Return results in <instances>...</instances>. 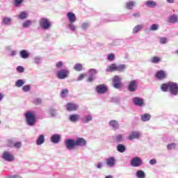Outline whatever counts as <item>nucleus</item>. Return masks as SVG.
I'll return each mask as SVG.
<instances>
[{"mask_svg": "<svg viewBox=\"0 0 178 178\" xmlns=\"http://www.w3.org/2000/svg\"><path fill=\"white\" fill-rule=\"evenodd\" d=\"M65 145L68 151H72L76 147H86L87 145V141L84 138H78L76 140L68 138L65 140Z\"/></svg>", "mask_w": 178, "mask_h": 178, "instance_id": "obj_1", "label": "nucleus"}, {"mask_svg": "<svg viewBox=\"0 0 178 178\" xmlns=\"http://www.w3.org/2000/svg\"><path fill=\"white\" fill-rule=\"evenodd\" d=\"M161 90L163 92H168L169 91L170 94L173 97H177L178 95V83L173 81H169L161 84Z\"/></svg>", "mask_w": 178, "mask_h": 178, "instance_id": "obj_2", "label": "nucleus"}, {"mask_svg": "<svg viewBox=\"0 0 178 178\" xmlns=\"http://www.w3.org/2000/svg\"><path fill=\"white\" fill-rule=\"evenodd\" d=\"M26 124L28 126H35L37 123V116L35 115V112L33 111H28L24 114Z\"/></svg>", "mask_w": 178, "mask_h": 178, "instance_id": "obj_3", "label": "nucleus"}, {"mask_svg": "<svg viewBox=\"0 0 178 178\" xmlns=\"http://www.w3.org/2000/svg\"><path fill=\"white\" fill-rule=\"evenodd\" d=\"M39 24L42 30H49L52 27L51 21H49V19H48V18L46 17H42L40 19Z\"/></svg>", "mask_w": 178, "mask_h": 178, "instance_id": "obj_4", "label": "nucleus"}, {"mask_svg": "<svg viewBox=\"0 0 178 178\" xmlns=\"http://www.w3.org/2000/svg\"><path fill=\"white\" fill-rule=\"evenodd\" d=\"M70 74V70L67 68L61 69L56 72V76L60 80H65V79H67Z\"/></svg>", "mask_w": 178, "mask_h": 178, "instance_id": "obj_5", "label": "nucleus"}, {"mask_svg": "<svg viewBox=\"0 0 178 178\" xmlns=\"http://www.w3.org/2000/svg\"><path fill=\"white\" fill-rule=\"evenodd\" d=\"M2 159L6 162H13L15 161V155L10 152L4 151L1 155Z\"/></svg>", "mask_w": 178, "mask_h": 178, "instance_id": "obj_6", "label": "nucleus"}, {"mask_svg": "<svg viewBox=\"0 0 178 178\" xmlns=\"http://www.w3.org/2000/svg\"><path fill=\"white\" fill-rule=\"evenodd\" d=\"M130 164L132 168H139L143 165V159L138 156H135L131 160Z\"/></svg>", "mask_w": 178, "mask_h": 178, "instance_id": "obj_7", "label": "nucleus"}, {"mask_svg": "<svg viewBox=\"0 0 178 178\" xmlns=\"http://www.w3.org/2000/svg\"><path fill=\"white\" fill-rule=\"evenodd\" d=\"M155 77L157 80H165L168 78V72L163 70H159L155 74Z\"/></svg>", "mask_w": 178, "mask_h": 178, "instance_id": "obj_8", "label": "nucleus"}, {"mask_svg": "<svg viewBox=\"0 0 178 178\" xmlns=\"http://www.w3.org/2000/svg\"><path fill=\"white\" fill-rule=\"evenodd\" d=\"M121 81H122V78H120L118 75H115L113 79V86L114 88L119 90V88L122 87Z\"/></svg>", "mask_w": 178, "mask_h": 178, "instance_id": "obj_9", "label": "nucleus"}, {"mask_svg": "<svg viewBox=\"0 0 178 178\" xmlns=\"http://www.w3.org/2000/svg\"><path fill=\"white\" fill-rule=\"evenodd\" d=\"M79 104L70 102L66 104L65 108L69 112H74L79 109Z\"/></svg>", "mask_w": 178, "mask_h": 178, "instance_id": "obj_10", "label": "nucleus"}, {"mask_svg": "<svg viewBox=\"0 0 178 178\" xmlns=\"http://www.w3.org/2000/svg\"><path fill=\"white\" fill-rule=\"evenodd\" d=\"M137 87H138L137 80H133L129 82L128 85V91H129L130 92H134L137 90Z\"/></svg>", "mask_w": 178, "mask_h": 178, "instance_id": "obj_11", "label": "nucleus"}, {"mask_svg": "<svg viewBox=\"0 0 178 178\" xmlns=\"http://www.w3.org/2000/svg\"><path fill=\"white\" fill-rule=\"evenodd\" d=\"M141 137V133L138 131H133L128 136V140L129 141H133V140H138Z\"/></svg>", "mask_w": 178, "mask_h": 178, "instance_id": "obj_12", "label": "nucleus"}, {"mask_svg": "<svg viewBox=\"0 0 178 178\" xmlns=\"http://www.w3.org/2000/svg\"><path fill=\"white\" fill-rule=\"evenodd\" d=\"M96 91L97 94H105L108 92V86L104 84L98 85L96 87Z\"/></svg>", "mask_w": 178, "mask_h": 178, "instance_id": "obj_13", "label": "nucleus"}, {"mask_svg": "<svg viewBox=\"0 0 178 178\" xmlns=\"http://www.w3.org/2000/svg\"><path fill=\"white\" fill-rule=\"evenodd\" d=\"M132 102L136 106H144V99L141 97H134L132 99Z\"/></svg>", "mask_w": 178, "mask_h": 178, "instance_id": "obj_14", "label": "nucleus"}, {"mask_svg": "<svg viewBox=\"0 0 178 178\" xmlns=\"http://www.w3.org/2000/svg\"><path fill=\"white\" fill-rule=\"evenodd\" d=\"M108 126L112 129V130H118L120 125H119V122L116 120H112L109 121L108 122Z\"/></svg>", "mask_w": 178, "mask_h": 178, "instance_id": "obj_15", "label": "nucleus"}, {"mask_svg": "<svg viewBox=\"0 0 178 178\" xmlns=\"http://www.w3.org/2000/svg\"><path fill=\"white\" fill-rule=\"evenodd\" d=\"M92 119H94V118L92 117V115L88 114V115H86L84 117L81 118V122L82 123H83L84 124H86L87 123H90V122H92Z\"/></svg>", "mask_w": 178, "mask_h": 178, "instance_id": "obj_16", "label": "nucleus"}, {"mask_svg": "<svg viewBox=\"0 0 178 178\" xmlns=\"http://www.w3.org/2000/svg\"><path fill=\"white\" fill-rule=\"evenodd\" d=\"M19 56L22 59H29L30 58V51L26 49H22L19 51Z\"/></svg>", "mask_w": 178, "mask_h": 178, "instance_id": "obj_17", "label": "nucleus"}, {"mask_svg": "<svg viewBox=\"0 0 178 178\" xmlns=\"http://www.w3.org/2000/svg\"><path fill=\"white\" fill-rule=\"evenodd\" d=\"M67 18L68 19L70 23H75L76 20H77L76 15L72 12H68L67 13Z\"/></svg>", "mask_w": 178, "mask_h": 178, "instance_id": "obj_18", "label": "nucleus"}, {"mask_svg": "<svg viewBox=\"0 0 178 178\" xmlns=\"http://www.w3.org/2000/svg\"><path fill=\"white\" fill-rule=\"evenodd\" d=\"M106 163L109 168H113L116 163V159L113 156L109 157L106 159Z\"/></svg>", "mask_w": 178, "mask_h": 178, "instance_id": "obj_19", "label": "nucleus"}, {"mask_svg": "<svg viewBox=\"0 0 178 178\" xmlns=\"http://www.w3.org/2000/svg\"><path fill=\"white\" fill-rule=\"evenodd\" d=\"M51 141L53 144H58L60 141V135L56 134L51 136Z\"/></svg>", "mask_w": 178, "mask_h": 178, "instance_id": "obj_20", "label": "nucleus"}, {"mask_svg": "<svg viewBox=\"0 0 178 178\" xmlns=\"http://www.w3.org/2000/svg\"><path fill=\"white\" fill-rule=\"evenodd\" d=\"M144 29V24H138L135 26L132 30L133 34H137L138 33H140V31Z\"/></svg>", "mask_w": 178, "mask_h": 178, "instance_id": "obj_21", "label": "nucleus"}, {"mask_svg": "<svg viewBox=\"0 0 178 178\" xmlns=\"http://www.w3.org/2000/svg\"><path fill=\"white\" fill-rule=\"evenodd\" d=\"M107 73H112V72H116V63H111L107 66L106 69Z\"/></svg>", "mask_w": 178, "mask_h": 178, "instance_id": "obj_22", "label": "nucleus"}, {"mask_svg": "<svg viewBox=\"0 0 178 178\" xmlns=\"http://www.w3.org/2000/svg\"><path fill=\"white\" fill-rule=\"evenodd\" d=\"M79 118L80 115L79 114H72L69 116V120L72 123H76V122H78Z\"/></svg>", "mask_w": 178, "mask_h": 178, "instance_id": "obj_23", "label": "nucleus"}, {"mask_svg": "<svg viewBox=\"0 0 178 178\" xmlns=\"http://www.w3.org/2000/svg\"><path fill=\"white\" fill-rule=\"evenodd\" d=\"M127 69V65L125 64H116V72H120V73L125 71V70Z\"/></svg>", "mask_w": 178, "mask_h": 178, "instance_id": "obj_24", "label": "nucleus"}, {"mask_svg": "<svg viewBox=\"0 0 178 178\" xmlns=\"http://www.w3.org/2000/svg\"><path fill=\"white\" fill-rule=\"evenodd\" d=\"M168 22L172 24H175V23H178V16L176 15H170L168 17Z\"/></svg>", "mask_w": 178, "mask_h": 178, "instance_id": "obj_25", "label": "nucleus"}, {"mask_svg": "<svg viewBox=\"0 0 178 178\" xmlns=\"http://www.w3.org/2000/svg\"><path fill=\"white\" fill-rule=\"evenodd\" d=\"M161 60L162 59L159 56H154L150 59L151 63H154V65H159V63H161Z\"/></svg>", "mask_w": 178, "mask_h": 178, "instance_id": "obj_26", "label": "nucleus"}, {"mask_svg": "<svg viewBox=\"0 0 178 178\" xmlns=\"http://www.w3.org/2000/svg\"><path fill=\"white\" fill-rule=\"evenodd\" d=\"M117 151L121 154H123V152H126V146L123 144H118L117 145Z\"/></svg>", "mask_w": 178, "mask_h": 178, "instance_id": "obj_27", "label": "nucleus"}, {"mask_svg": "<svg viewBox=\"0 0 178 178\" xmlns=\"http://www.w3.org/2000/svg\"><path fill=\"white\" fill-rule=\"evenodd\" d=\"M45 141V138L44 137V135H40L36 140V144L37 145H42V143Z\"/></svg>", "mask_w": 178, "mask_h": 178, "instance_id": "obj_28", "label": "nucleus"}, {"mask_svg": "<svg viewBox=\"0 0 178 178\" xmlns=\"http://www.w3.org/2000/svg\"><path fill=\"white\" fill-rule=\"evenodd\" d=\"M140 119L142 122H148V120L151 119V115H149V113L143 114L140 116Z\"/></svg>", "mask_w": 178, "mask_h": 178, "instance_id": "obj_29", "label": "nucleus"}, {"mask_svg": "<svg viewBox=\"0 0 178 178\" xmlns=\"http://www.w3.org/2000/svg\"><path fill=\"white\" fill-rule=\"evenodd\" d=\"M136 5V1H130L126 3V8L129 10H131L134 6Z\"/></svg>", "mask_w": 178, "mask_h": 178, "instance_id": "obj_30", "label": "nucleus"}, {"mask_svg": "<svg viewBox=\"0 0 178 178\" xmlns=\"http://www.w3.org/2000/svg\"><path fill=\"white\" fill-rule=\"evenodd\" d=\"M136 176L137 178H145V172L143 170H139L136 172Z\"/></svg>", "mask_w": 178, "mask_h": 178, "instance_id": "obj_31", "label": "nucleus"}, {"mask_svg": "<svg viewBox=\"0 0 178 178\" xmlns=\"http://www.w3.org/2000/svg\"><path fill=\"white\" fill-rule=\"evenodd\" d=\"M42 58L40 56H37L33 57V63L35 65H40V63H42Z\"/></svg>", "mask_w": 178, "mask_h": 178, "instance_id": "obj_32", "label": "nucleus"}, {"mask_svg": "<svg viewBox=\"0 0 178 178\" xmlns=\"http://www.w3.org/2000/svg\"><path fill=\"white\" fill-rule=\"evenodd\" d=\"M2 23L5 24V26H10V23H12V18L6 17L3 19Z\"/></svg>", "mask_w": 178, "mask_h": 178, "instance_id": "obj_33", "label": "nucleus"}, {"mask_svg": "<svg viewBox=\"0 0 178 178\" xmlns=\"http://www.w3.org/2000/svg\"><path fill=\"white\" fill-rule=\"evenodd\" d=\"M145 5H146L147 8H155L156 6V2L154 1H147L145 2Z\"/></svg>", "mask_w": 178, "mask_h": 178, "instance_id": "obj_34", "label": "nucleus"}, {"mask_svg": "<svg viewBox=\"0 0 178 178\" xmlns=\"http://www.w3.org/2000/svg\"><path fill=\"white\" fill-rule=\"evenodd\" d=\"M31 24H33V21L27 19L23 22L22 27H24V29H27L28 27H30Z\"/></svg>", "mask_w": 178, "mask_h": 178, "instance_id": "obj_35", "label": "nucleus"}, {"mask_svg": "<svg viewBox=\"0 0 178 178\" xmlns=\"http://www.w3.org/2000/svg\"><path fill=\"white\" fill-rule=\"evenodd\" d=\"M24 86V80L23 79H18L15 82V87L17 88H20L21 87H23Z\"/></svg>", "mask_w": 178, "mask_h": 178, "instance_id": "obj_36", "label": "nucleus"}, {"mask_svg": "<svg viewBox=\"0 0 178 178\" xmlns=\"http://www.w3.org/2000/svg\"><path fill=\"white\" fill-rule=\"evenodd\" d=\"M74 70L76 72H81L83 70V65L81 63H76L74 66Z\"/></svg>", "mask_w": 178, "mask_h": 178, "instance_id": "obj_37", "label": "nucleus"}, {"mask_svg": "<svg viewBox=\"0 0 178 178\" xmlns=\"http://www.w3.org/2000/svg\"><path fill=\"white\" fill-rule=\"evenodd\" d=\"M18 19H19V20H24V19H27V12L26 11L21 12L18 16Z\"/></svg>", "mask_w": 178, "mask_h": 178, "instance_id": "obj_38", "label": "nucleus"}, {"mask_svg": "<svg viewBox=\"0 0 178 178\" xmlns=\"http://www.w3.org/2000/svg\"><path fill=\"white\" fill-rule=\"evenodd\" d=\"M67 26L70 31H76L77 30V26L74 25V22H70Z\"/></svg>", "mask_w": 178, "mask_h": 178, "instance_id": "obj_39", "label": "nucleus"}, {"mask_svg": "<svg viewBox=\"0 0 178 178\" xmlns=\"http://www.w3.org/2000/svg\"><path fill=\"white\" fill-rule=\"evenodd\" d=\"M24 2V0H14V6L15 8H20L22 6V3Z\"/></svg>", "mask_w": 178, "mask_h": 178, "instance_id": "obj_40", "label": "nucleus"}, {"mask_svg": "<svg viewBox=\"0 0 178 178\" xmlns=\"http://www.w3.org/2000/svg\"><path fill=\"white\" fill-rule=\"evenodd\" d=\"M98 74V71L97 70L92 68L89 70V76L95 77V75Z\"/></svg>", "mask_w": 178, "mask_h": 178, "instance_id": "obj_41", "label": "nucleus"}, {"mask_svg": "<svg viewBox=\"0 0 178 178\" xmlns=\"http://www.w3.org/2000/svg\"><path fill=\"white\" fill-rule=\"evenodd\" d=\"M115 138L117 143H122V141L124 140L123 135L122 134L115 136Z\"/></svg>", "mask_w": 178, "mask_h": 178, "instance_id": "obj_42", "label": "nucleus"}, {"mask_svg": "<svg viewBox=\"0 0 178 178\" xmlns=\"http://www.w3.org/2000/svg\"><path fill=\"white\" fill-rule=\"evenodd\" d=\"M31 90V86L30 85H25L22 87V91L24 92H29Z\"/></svg>", "mask_w": 178, "mask_h": 178, "instance_id": "obj_43", "label": "nucleus"}, {"mask_svg": "<svg viewBox=\"0 0 178 178\" xmlns=\"http://www.w3.org/2000/svg\"><path fill=\"white\" fill-rule=\"evenodd\" d=\"M69 93V90L67 89H63L60 92V97L61 98H65L66 95Z\"/></svg>", "mask_w": 178, "mask_h": 178, "instance_id": "obj_44", "label": "nucleus"}, {"mask_svg": "<svg viewBox=\"0 0 178 178\" xmlns=\"http://www.w3.org/2000/svg\"><path fill=\"white\" fill-rule=\"evenodd\" d=\"M176 143H170L167 146V149H168L169 151H170L171 149H175V148H176Z\"/></svg>", "mask_w": 178, "mask_h": 178, "instance_id": "obj_45", "label": "nucleus"}, {"mask_svg": "<svg viewBox=\"0 0 178 178\" xmlns=\"http://www.w3.org/2000/svg\"><path fill=\"white\" fill-rule=\"evenodd\" d=\"M111 102L114 104H119V102H120V97H111Z\"/></svg>", "mask_w": 178, "mask_h": 178, "instance_id": "obj_46", "label": "nucleus"}, {"mask_svg": "<svg viewBox=\"0 0 178 178\" xmlns=\"http://www.w3.org/2000/svg\"><path fill=\"white\" fill-rule=\"evenodd\" d=\"M63 65H65L63 61H58L56 63V69H62V67H63Z\"/></svg>", "mask_w": 178, "mask_h": 178, "instance_id": "obj_47", "label": "nucleus"}, {"mask_svg": "<svg viewBox=\"0 0 178 178\" xmlns=\"http://www.w3.org/2000/svg\"><path fill=\"white\" fill-rule=\"evenodd\" d=\"M107 60H109V62H112V61L115 60V54H113L112 53L110 54H108Z\"/></svg>", "mask_w": 178, "mask_h": 178, "instance_id": "obj_48", "label": "nucleus"}, {"mask_svg": "<svg viewBox=\"0 0 178 178\" xmlns=\"http://www.w3.org/2000/svg\"><path fill=\"white\" fill-rule=\"evenodd\" d=\"M15 143H13V140L12 139H8L7 140V147H9L10 148H13Z\"/></svg>", "mask_w": 178, "mask_h": 178, "instance_id": "obj_49", "label": "nucleus"}, {"mask_svg": "<svg viewBox=\"0 0 178 178\" xmlns=\"http://www.w3.org/2000/svg\"><path fill=\"white\" fill-rule=\"evenodd\" d=\"M159 29V26L156 24H152L150 27V30L152 31H156V30H158Z\"/></svg>", "mask_w": 178, "mask_h": 178, "instance_id": "obj_50", "label": "nucleus"}, {"mask_svg": "<svg viewBox=\"0 0 178 178\" xmlns=\"http://www.w3.org/2000/svg\"><path fill=\"white\" fill-rule=\"evenodd\" d=\"M42 102V100L41 99V98H35L33 100V104H35V105H41Z\"/></svg>", "mask_w": 178, "mask_h": 178, "instance_id": "obj_51", "label": "nucleus"}, {"mask_svg": "<svg viewBox=\"0 0 178 178\" xmlns=\"http://www.w3.org/2000/svg\"><path fill=\"white\" fill-rule=\"evenodd\" d=\"M13 147L16 148V149H19L22 148V142L15 143L13 145Z\"/></svg>", "mask_w": 178, "mask_h": 178, "instance_id": "obj_52", "label": "nucleus"}, {"mask_svg": "<svg viewBox=\"0 0 178 178\" xmlns=\"http://www.w3.org/2000/svg\"><path fill=\"white\" fill-rule=\"evenodd\" d=\"M88 27H90V23H88V22H83L81 24V28L83 29V30H87V29H88Z\"/></svg>", "mask_w": 178, "mask_h": 178, "instance_id": "obj_53", "label": "nucleus"}, {"mask_svg": "<svg viewBox=\"0 0 178 178\" xmlns=\"http://www.w3.org/2000/svg\"><path fill=\"white\" fill-rule=\"evenodd\" d=\"M50 115L52 118H55V116L58 115V113L56 112V110L55 109H50Z\"/></svg>", "mask_w": 178, "mask_h": 178, "instance_id": "obj_54", "label": "nucleus"}, {"mask_svg": "<svg viewBox=\"0 0 178 178\" xmlns=\"http://www.w3.org/2000/svg\"><path fill=\"white\" fill-rule=\"evenodd\" d=\"M17 72L18 73H24V67L23 66H17L16 68Z\"/></svg>", "mask_w": 178, "mask_h": 178, "instance_id": "obj_55", "label": "nucleus"}, {"mask_svg": "<svg viewBox=\"0 0 178 178\" xmlns=\"http://www.w3.org/2000/svg\"><path fill=\"white\" fill-rule=\"evenodd\" d=\"M168 43V38H160V44H167Z\"/></svg>", "mask_w": 178, "mask_h": 178, "instance_id": "obj_56", "label": "nucleus"}, {"mask_svg": "<svg viewBox=\"0 0 178 178\" xmlns=\"http://www.w3.org/2000/svg\"><path fill=\"white\" fill-rule=\"evenodd\" d=\"M96 168L97 169H102L104 168V163L102 162L97 163V164L96 165Z\"/></svg>", "mask_w": 178, "mask_h": 178, "instance_id": "obj_57", "label": "nucleus"}, {"mask_svg": "<svg viewBox=\"0 0 178 178\" xmlns=\"http://www.w3.org/2000/svg\"><path fill=\"white\" fill-rule=\"evenodd\" d=\"M133 17H135V19H138V17H141V13L136 12V13L133 14Z\"/></svg>", "mask_w": 178, "mask_h": 178, "instance_id": "obj_58", "label": "nucleus"}, {"mask_svg": "<svg viewBox=\"0 0 178 178\" xmlns=\"http://www.w3.org/2000/svg\"><path fill=\"white\" fill-rule=\"evenodd\" d=\"M84 79V74H81L79 75V76L78 77V79H76L77 81H81V80H83Z\"/></svg>", "mask_w": 178, "mask_h": 178, "instance_id": "obj_59", "label": "nucleus"}, {"mask_svg": "<svg viewBox=\"0 0 178 178\" xmlns=\"http://www.w3.org/2000/svg\"><path fill=\"white\" fill-rule=\"evenodd\" d=\"M7 178H22V177L20 175H8Z\"/></svg>", "mask_w": 178, "mask_h": 178, "instance_id": "obj_60", "label": "nucleus"}, {"mask_svg": "<svg viewBox=\"0 0 178 178\" xmlns=\"http://www.w3.org/2000/svg\"><path fill=\"white\" fill-rule=\"evenodd\" d=\"M149 165H156V159H152L149 161Z\"/></svg>", "mask_w": 178, "mask_h": 178, "instance_id": "obj_61", "label": "nucleus"}, {"mask_svg": "<svg viewBox=\"0 0 178 178\" xmlns=\"http://www.w3.org/2000/svg\"><path fill=\"white\" fill-rule=\"evenodd\" d=\"M95 79V76H91L89 75V77L87 80L89 83H91L92 81H94V79Z\"/></svg>", "mask_w": 178, "mask_h": 178, "instance_id": "obj_62", "label": "nucleus"}, {"mask_svg": "<svg viewBox=\"0 0 178 178\" xmlns=\"http://www.w3.org/2000/svg\"><path fill=\"white\" fill-rule=\"evenodd\" d=\"M17 55V52L15 50L11 51L10 56H16Z\"/></svg>", "mask_w": 178, "mask_h": 178, "instance_id": "obj_63", "label": "nucleus"}, {"mask_svg": "<svg viewBox=\"0 0 178 178\" xmlns=\"http://www.w3.org/2000/svg\"><path fill=\"white\" fill-rule=\"evenodd\" d=\"M104 178H113V176H112V175H107Z\"/></svg>", "mask_w": 178, "mask_h": 178, "instance_id": "obj_64", "label": "nucleus"}]
</instances>
